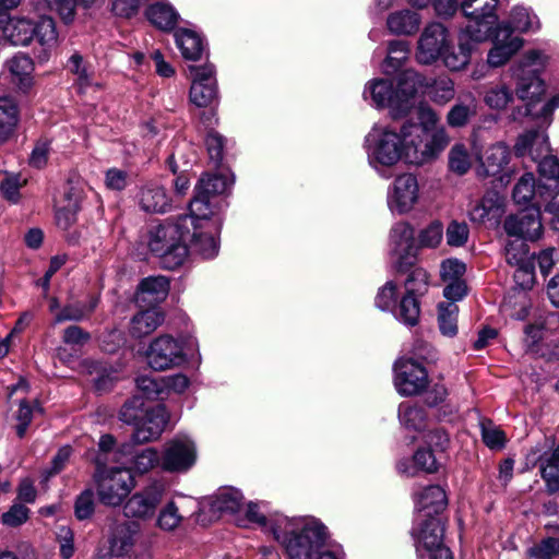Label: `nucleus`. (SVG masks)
Here are the masks:
<instances>
[{"label":"nucleus","mask_w":559,"mask_h":559,"mask_svg":"<svg viewBox=\"0 0 559 559\" xmlns=\"http://www.w3.org/2000/svg\"><path fill=\"white\" fill-rule=\"evenodd\" d=\"M175 43L182 57L187 60H199L205 50L202 35L194 28L180 27L175 31Z\"/></svg>","instance_id":"nucleus-34"},{"label":"nucleus","mask_w":559,"mask_h":559,"mask_svg":"<svg viewBox=\"0 0 559 559\" xmlns=\"http://www.w3.org/2000/svg\"><path fill=\"white\" fill-rule=\"evenodd\" d=\"M483 41L475 39L472 33L461 28L457 35V47L455 48L449 43L448 48L441 55L443 64L450 71L463 70L469 63L476 45Z\"/></svg>","instance_id":"nucleus-27"},{"label":"nucleus","mask_w":559,"mask_h":559,"mask_svg":"<svg viewBox=\"0 0 559 559\" xmlns=\"http://www.w3.org/2000/svg\"><path fill=\"white\" fill-rule=\"evenodd\" d=\"M473 148L476 150L474 140ZM475 155L478 162L476 168L477 177H493L503 186L510 182L512 173L509 170V164L512 155L510 147L504 142H496L489 145L483 154L475 151Z\"/></svg>","instance_id":"nucleus-13"},{"label":"nucleus","mask_w":559,"mask_h":559,"mask_svg":"<svg viewBox=\"0 0 559 559\" xmlns=\"http://www.w3.org/2000/svg\"><path fill=\"white\" fill-rule=\"evenodd\" d=\"M168 421V414L164 405L145 409L140 425L132 433V443H147L157 440L163 433Z\"/></svg>","instance_id":"nucleus-26"},{"label":"nucleus","mask_w":559,"mask_h":559,"mask_svg":"<svg viewBox=\"0 0 559 559\" xmlns=\"http://www.w3.org/2000/svg\"><path fill=\"white\" fill-rule=\"evenodd\" d=\"M98 298L92 297L88 304L74 302L64 306L56 313L53 318L55 323H61L64 321H80L87 314L92 313L97 307Z\"/></svg>","instance_id":"nucleus-52"},{"label":"nucleus","mask_w":559,"mask_h":559,"mask_svg":"<svg viewBox=\"0 0 559 559\" xmlns=\"http://www.w3.org/2000/svg\"><path fill=\"white\" fill-rule=\"evenodd\" d=\"M550 145L545 130H530L520 134L514 144V153L519 157L530 156L539 164L549 155Z\"/></svg>","instance_id":"nucleus-29"},{"label":"nucleus","mask_w":559,"mask_h":559,"mask_svg":"<svg viewBox=\"0 0 559 559\" xmlns=\"http://www.w3.org/2000/svg\"><path fill=\"white\" fill-rule=\"evenodd\" d=\"M408 44L404 40H392L388 47V56L381 69L385 74L396 72L408 58Z\"/></svg>","instance_id":"nucleus-50"},{"label":"nucleus","mask_w":559,"mask_h":559,"mask_svg":"<svg viewBox=\"0 0 559 559\" xmlns=\"http://www.w3.org/2000/svg\"><path fill=\"white\" fill-rule=\"evenodd\" d=\"M503 229L509 237L535 241L543 233L539 209L532 206L516 214H511L503 222Z\"/></svg>","instance_id":"nucleus-24"},{"label":"nucleus","mask_w":559,"mask_h":559,"mask_svg":"<svg viewBox=\"0 0 559 559\" xmlns=\"http://www.w3.org/2000/svg\"><path fill=\"white\" fill-rule=\"evenodd\" d=\"M163 313L155 307L136 313L130 322V333L135 338H142L154 332L163 322Z\"/></svg>","instance_id":"nucleus-42"},{"label":"nucleus","mask_w":559,"mask_h":559,"mask_svg":"<svg viewBox=\"0 0 559 559\" xmlns=\"http://www.w3.org/2000/svg\"><path fill=\"white\" fill-rule=\"evenodd\" d=\"M499 0H460V9L467 19L465 29L477 40H488L497 26L496 9Z\"/></svg>","instance_id":"nucleus-12"},{"label":"nucleus","mask_w":559,"mask_h":559,"mask_svg":"<svg viewBox=\"0 0 559 559\" xmlns=\"http://www.w3.org/2000/svg\"><path fill=\"white\" fill-rule=\"evenodd\" d=\"M139 533L140 525L138 523L123 522L116 525L109 539L111 554L117 557L129 554L135 544Z\"/></svg>","instance_id":"nucleus-37"},{"label":"nucleus","mask_w":559,"mask_h":559,"mask_svg":"<svg viewBox=\"0 0 559 559\" xmlns=\"http://www.w3.org/2000/svg\"><path fill=\"white\" fill-rule=\"evenodd\" d=\"M421 25V16L411 9H402L391 12L386 17L388 31L397 36H411L418 32Z\"/></svg>","instance_id":"nucleus-36"},{"label":"nucleus","mask_w":559,"mask_h":559,"mask_svg":"<svg viewBox=\"0 0 559 559\" xmlns=\"http://www.w3.org/2000/svg\"><path fill=\"white\" fill-rule=\"evenodd\" d=\"M99 501L118 507L135 487L131 472L121 467H98L94 474Z\"/></svg>","instance_id":"nucleus-11"},{"label":"nucleus","mask_w":559,"mask_h":559,"mask_svg":"<svg viewBox=\"0 0 559 559\" xmlns=\"http://www.w3.org/2000/svg\"><path fill=\"white\" fill-rule=\"evenodd\" d=\"M397 472L405 476H415L419 471L433 473L437 471V460L430 450L420 449L412 459L400 460Z\"/></svg>","instance_id":"nucleus-39"},{"label":"nucleus","mask_w":559,"mask_h":559,"mask_svg":"<svg viewBox=\"0 0 559 559\" xmlns=\"http://www.w3.org/2000/svg\"><path fill=\"white\" fill-rule=\"evenodd\" d=\"M186 226V242L189 239V246L194 253L202 259H213L219 250L221 222L213 214H192L183 215Z\"/></svg>","instance_id":"nucleus-9"},{"label":"nucleus","mask_w":559,"mask_h":559,"mask_svg":"<svg viewBox=\"0 0 559 559\" xmlns=\"http://www.w3.org/2000/svg\"><path fill=\"white\" fill-rule=\"evenodd\" d=\"M444 527L439 516H416L412 535L419 559H453L443 544Z\"/></svg>","instance_id":"nucleus-10"},{"label":"nucleus","mask_w":559,"mask_h":559,"mask_svg":"<svg viewBox=\"0 0 559 559\" xmlns=\"http://www.w3.org/2000/svg\"><path fill=\"white\" fill-rule=\"evenodd\" d=\"M189 72L192 80L190 102L199 108L211 106L218 95L214 66H191Z\"/></svg>","instance_id":"nucleus-21"},{"label":"nucleus","mask_w":559,"mask_h":559,"mask_svg":"<svg viewBox=\"0 0 559 559\" xmlns=\"http://www.w3.org/2000/svg\"><path fill=\"white\" fill-rule=\"evenodd\" d=\"M404 126H411L405 136V164L421 166L433 162L444 151L450 142V136L444 127L439 126L431 132H421L417 123L405 121Z\"/></svg>","instance_id":"nucleus-8"},{"label":"nucleus","mask_w":559,"mask_h":559,"mask_svg":"<svg viewBox=\"0 0 559 559\" xmlns=\"http://www.w3.org/2000/svg\"><path fill=\"white\" fill-rule=\"evenodd\" d=\"M540 180L536 183L532 173L523 174L516 181L512 199L516 204H530L539 209L544 206L549 215L551 227L559 230V158L557 156L545 157L538 164Z\"/></svg>","instance_id":"nucleus-3"},{"label":"nucleus","mask_w":559,"mask_h":559,"mask_svg":"<svg viewBox=\"0 0 559 559\" xmlns=\"http://www.w3.org/2000/svg\"><path fill=\"white\" fill-rule=\"evenodd\" d=\"M148 366L155 371L179 367L187 361L181 343L164 334L153 340L146 350Z\"/></svg>","instance_id":"nucleus-17"},{"label":"nucleus","mask_w":559,"mask_h":559,"mask_svg":"<svg viewBox=\"0 0 559 559\" xmlns=\"http://www.w3.org/2000/svg\"><path fill=\"white\" fill-rule=\"evenodd\" d=\"M243 506L241 491L234 487L219 488L211 498V508L215 512L236 513Z\"/></svg>","instance_id":"nucleus-44"},{"label":"nucleus","mask_w":559,"mask_h":559,"mask_svg":"<svg viewBox=\"0 0 559 559\" xmlns=\"http://www.w3.org/2000/svg\"><path fill=\"white\" fill-rule=\"evenodd\" d=\"M418 76L421 82L420 86L416 88V96L419 93L426 94L433 103L439 105H445L454 98V82L448 75L428 79L418 73Z\"/></svg>","instance_id":"nucleus-30"},{"label":"nucleus","mask_w":559,"mask_h":559,"mask_svg":"<svg viewBox=\"0 0 559 559\" xmlns=\"http://www.w3.org/2000/svg\"><path fill=\"white\" fill-rule=\"evenodd\" d=\"M489 38L493 39V47L488 52L487 62L493 68L503 66L523 46V39L512 34L508 23L493 27Z\"/></svg>","instance_id":"nucleus-25"},{"label":"nucleus","mask_w":559,"mask_h":559,"mask_svg":"<svg viewBox=\"0 0 559 559\" xmlns=\"http://www.w3.org/2000/svg\"><path fill=\"white\" fill-rule=\"evenodd\" d=\"M145 16L151 24L165 32L171 31L179 19L177 11L165 0L150 4L145 10Z\"/></svg>","instance_id":"nucleus-41"},{"label":"nucleus","mask_w":559,"mask_h":559,"mask_svg":"<svg viewBox=\"0 0 559 559\" xmlns=\"http://www.w3.org/2000/svg\"><path fill=\"white\" fill-rule=\"evenodd\" d=\"M267 508L266 502H249L246 509L247 519L261 526L265 532L272 534V520L276 516H286L285 514L274 512L265 514Z\"/></svg>","instance_id":"nucleus-54"},{"label":"nucleus","mask_w":559,"mask_h":559,"mask_svg":"<svg viewBox=\"0 0 559 559\" xmlns=\"http://www.w3.org/2000/svg\"><path fill=\"white\" fill-rule=\"evenodd\" d=\"M420 82L417 71L406 69L397 75L395 84L383 78L369 80L362 97L377 109L388 108L392 118H403L415 107L416 88Z\"/></svg>","instance_id":"nucleus-4"},{"label":"nucleus","mask_w":559,"mask_h":559,"mask_svg":"<svg viewBox=\"0 0 559 559\" xmlns=\"http://www.w3.org/2000/svg\"><path fill=\"white\" fill-rule=\"evenodd\" d=\"M183 516L174 501L167 502L159 511L156 524L163 531H174L182 522Z\"/></svg>","instance_id":"nucleus-58"},{"label":"nucleus","mask_w":559,"mask_h":559,"mask_svg":"<svg viewBox=\"0 0 559 559\" xmlns=\"http://www.w3.org/2000/svg\"><path fill=\"white\" fill-rule=\"evenodd\" d=\"M394 386L404 396L421 393L428 385L426 368L413 358H400L394 367Z\"/></svg>","instance_id":"nucleus-18"},{"label":"nucleus","mask_w":559,"mask_h":559,"mask_svg":"<svg viewBox=\"0 0 559 559\" xmlns=\"http://www.w3.org/2000/svg\"><path fill=\"white\" fill-rule=\"evenodd\" d=\"M272 536L288 559H313L325 545L329 530L311 515L276 516Z\"/></svg>","instance_id":"nucleus-1"},{"label":"nucleus","mask_w":559,"mask_h":559,"mask_svg":"<svg viewBox=\"0 0 559 559\" xmlns=\"http://www.w3.org/2000/svg\"><path fill=\"white\" fill-rule=\"evenodd\" d=\"M145 409L142 395H134L122 405L119 412V418L121 421L133 425L136 428L138 425H140Z\"/></svg>","instance_id":"nucleus-55"},{"label":"nucleus","mask_w":559,"mask_h":559,"mask_svg":"<svg viewBox=\"0 0 559 559\" xmlns=\"http://www.w3.org/2000/svg\"><path fill=\"white\" fill-rule=\"evenodd\" d=\"M415 503L416 516H438L447 506L445 492L438 485L428 486L416 495Z\"/></svg>","instance_id":"nucleus-31"},{"label":"nucleus","mask_w":559,"mask_h":559,"mask_svg":"<svg viewBox=\"0 0 559 559\" xmlns=\"http://www.w3.org/2000/svg\"><path fill=\"white\" fill-rule=\"evenodd\" d=\"M481 438L484 443L491 450H500L504 448L507 437L498 426L493 425L490 420H483L480 423Z\"/></svg>","instance_id":"nucleus-59"},{"label":"nucleus","mask_w":559,"mask_h":559,"mask_svg":"<svg viewBox=\"0 0 559 559\" xmlns=\"http://www.w3.org/2000/svg\"><path fill=\"white\" fill-rule=\"evenodd\" d=\"M513 32L530 33L540 27L538 16L528 8L515 7L511 11L510 21L507 22Z\"/></svg>","instance_id":"nucleus-45"},{"label":"nucleus","mask_w":559,"mask_h":559,"mask_svg":"<svg viewBox=\"0 0 559 559\" xmlns=\"http://www.w3.org/2000/svg\"><path fill=\"white\" fill-rule=\"evenodd\" d=\"M0 32L13 46H28L33 39L45 49L58 44L56 22L51 16H41L36 22L25 16H9L1 23Z\"/></svg>","instance_id":"nucleus-7"},{"label":"nucleus","mask_w":559,"mask_h":559,"mask_svg":"<svg viewBox=\"0 0 559 559\" xmlns=\"http://www.w3.org/2000/svg\"><path fill=\"white\" fill-rule=\"evenodd\" d=\"M136 388L143 394V399H164L162 377L153 378L150 376H141L136 379Z\"/></svg>","instance_id":"nucleus-61"},{"label":"nucleus","mask_w":559,"mask_h":559,"mask_svg":"<svg viewBox=\"0 0 559 559\" xmlns=\"http://www.w3.org/2000/svg\"><path fill=\"white\" fill-rule=\"evenodd\" d=\"M504 245V257L508 264L515 266V278L526 277V285L533 282V263L526 239L512 237Z\"/></svg>","instance_id":"nucleus-28"},{"label":"nucleus","mask_w":559,"mask_h":559,"mask_svg":"<svg viewBox=\"0 0 559 559\" xmlns=\"http://www.w3.org/2000/svg\"><path fill=\"white\" fill-rule=\"evenodd\" d=\"M459 307L454 302L440 304L438 308V324L442 335L453 337L457 333Z\"/></svg>","instance_id":"nucleus-53"},{"label":"nucleus","mask_w":559,"mask_h":559,"mask_svg":"<svg viewBox=\"0 0 559 559\" xmlns=\"http://www.w3.org/2000/svg\"><path fill=\"white\" fill-rule=\"evenodd\" d=\"M169 292V282L164 276H151L141 281L135 300L140 306L155 307L166 299Z\"/></svg>","instance_id":"nucleus-32"},{"label":"nucleus","mask_w":559,"mask_h":559,"mask_svg":"<svg viewBox=\"0 0 559 559\" xmlns=\"http://www.w3.org/2000/svg\"><path fill=\"white\" fill-rule=\"evenodd\" d=\"M164 496L165 485L159 480L151 481L127 500L123 506L124 515L136 520L151 519L155 515Z\"/></svg>","instance_id":"nucleus-19"},{"label":"nucleus","mask_w":559,"mask_h":559,"mask_svg":"<svg viewBox=\"0 0 559 559\" xmlns=\"http://www.w3.org/2000/svg\"><path fill=\"white\" fill-rule=\"evenodd\" d=\"M390 245L399 271L404 272L415 264L414 229L408 223L399 222L393 225L390 233Z\"/></svg>","instance_id":"nucleus-22"},{"label":"nucleus","mask_w":559,"mask_h":559,"mask_svg":"<svg viewBox=\"0 0 559 559\" xmlns=\"http://www.w3.org/2000/svg\"><path fill=\"white\" fill-rule=\"evenodd\" d=\"M396 298L397 285L393 281H388L382 287L379 288L374 304L376 307L380 310L392 312L395 316V312L399 310Z\"/></svg>","instance_id":"nucleus-56"},{"label":"nucleus","mask_w":559,"mask_h":559,"mask_svg":"<svg viewBox=\"0 0 559 559\" xmlns=\"http://www.w3.org/2000/svg\"><path fill=\"white\" fill-rule=\"evenodd\" d=\"M183 215L176 221L167 219L152 226L147 231L146 245L150 252L158 259L163 269L176 270L188 258L189 248L186 242V226Z\"/></svg>","instance_id":"nucleus-6"},{"label":"nucleus","mask_w":559,"mask_h":559,"mask_svg":"<svg viewBox=\"0 0 559 559\" xmlns=\"http://www.w3.org/2000/svg\"><path fill=\"white\" fill-rule=\"evenodd\" d=\"M17 123V108L15 103L8 97L0 98V144L12 135Z\"/></svg>","instance_id":"nucleus-47"},{"label":"nucleus","mask_w":559,"mask_h":559,"mask_svg":"<svg viewBox=\"0 0 559 559\" xmlns=\"http://www.w3.org/2000/svg\"><path fill=\"white\" fill-rule=\"evenodd\" d=\"M420 198L419 185L413 174L399 175L389 186L386 205L393 215L411 213Z\"/></svg>","instance_id":"nucleus-16"},{"label":"nucleus","mask_w":559,"mask_h":559,"mask_svg":"<svg viewBox=\"0 0 559 559\" xmlns=\"http://www.w3.org/2000/svg\"><path fill=\"white\" fill-rule=\"evenodd\" d=\"M559 554V539L549 537L530 549V555L536 559H551Z\"/></svg>","instance_id":"nucleus-64"},{"label":"nucleus","mask_w":559,"mask_h":559,"mask_svg":"<svg viewBox=\"0 0 559 559\" xmlns=\"http://www.w3.org/2000/svg\"><path fill=\"white\" fill-rule=\"evenodd\" d=\"M11 82L22 92H27L33 85L34 62L25 53H16L7 61Z\"/></svg>","instance_id":"nucleus-33"},{"label":"nucleus","mask_w":559,"mask_h":559,"mask_svg":"<svg viewBox=\"0 0 559 559\" xmlns=\"http://www.w3.org/2000/svg\"><path fill=\"white\" fill-rule=\"evenodd\" d=\"M477 114V100L471 93L465 100L459 99L447 114V123L451 128H463L467 126Z\"/></svg>","instance_id":"nucleus-43"},{"label":"nucleus","mask_w":559,"mask_h":559,"mask_svg":"<svg viewBox=\"0 0 559 559\" xmlns=\"http://www.w3.org/2000/svg\"><path fill=\"white\" fill-rule=\"evenodd\" d=\"M542 477L550 491L559 489V447L543 463Z\"/></svg>","instance_id":"nucleus-57"},{"label":"nucleus","mask_w":559,"mask_h":559,"mask_svg":"<svg viewBox=\"0 0 559 559\" xmlns=\"http://www.w3.org/2000/svg\"><path fill=\"white\" fill-rule=\"evenodd\" d=\"M545 66V57L542 52L532 50L511 68V75L516 81V95L526 103L527 115L540 127L548 128L552 122L554 111L559 108V94L547 100L542 97L545 94V83L538 73Z\"/></svg>","instance_id":"nucleus-2"},{"label":"nucleus","mask_w":559,"mask_h":559,"mask_svg":"<svg viewBox=\"0 0 559 559\" xmlns=\"http://www.w3.org/2000/svg\"><path fill=\"white\" fill-rule=\"evenodd\" d=\"M197 445L188 435H177L164 447L160 467L170 473H186L195 464Z\"/></svg>","instance_id":"nucleus-15"},{"label":"nucleus","mask_w":559,"mask_h":559,"mask_svg":"<svg viewBox=\"0 0 559 559\" xmlns=\"http://www.w3.org/2000/svg\"><path fill=\"white\" fill-rule=\"evenodd\" d=\"M411 126L376 123L365 135L364 148L369 166L381 177L389 178V169L399 163H405V136Z\"/></svg>","instance_id":"nucleus-5"},{"label":"nucleus","mask_w":559,"mask_h":559,"mask_svg":"<svg viewBox=\"0 0 559 559\" xmlns=\"http://www.w3.org/2000/svg\"><path fill=\"white\" fill-rule=\"evenodd\" d=\"M29 518V509L21 503H14L1 516V521L5 526L17 527L24 524Z\"/></svg>","instance_id":"nucleus-63"},{"label":"nucleus","mask_w":559,"mask_h":559,"mask_svg":"<svg viewBox=\"0 0 559 559\" xmlns=\"http://www.w3.org/2000/svg\"><path fill=\"white\" fill-rule=\"evenodd\" d=\"M67 69L75 75V84L81 93L93 85V72L87 67L80 52L75 51L69 58Z\"/></svg>","instance_id":"nucleus-51"},{"label":"nucleus","mask_w":559,"mask_h":559,"mask_svg":"<svg viewBox=\"0 0 559 559\" xmlns=\"http://www.w3.org/2000/svg\"><path fill=\"white\" fill-rule=\"evenodd\" d=\"M399 419L405 428L420 431L426 427L427 415L423 407L404 402L399 406Z\"/></svg>","instance_id":"nucleus-48"},{"label":"nucleus","mask_w":559,"mask_h":559,"mask_svg":"<svg viewBox=\"0 0 559 559\" xmlns=\"http://www.w3.org/2000/svg\"><path fill=\"white\" fill-rule=\"evenodd\" d=\"M513 91L504 83L493 84L484 93V103L492 110H504L513 102Z\"/></svg>","instance_id":"nucleus-46"},{"label":"nucleus","mask_w":559,"mask_h":559,"mask_svg":"<svg viewBox=\"0 0 559 559\" xmlns=\"http://www.w3.org/2000/svg\"><path fill=\"white\" fill-rule=\"evenodd\" d=\"M25 182L26 180L22 179L20 175H7L0 185L2 197L11 203H17L21 198L20 189L25 185Z\"/></svg>","instance_id":"nucleus-62"},{"label":"nucleus","mask_w":559,"mask_h":559,"mask_svg":"<svg viewBox=\"0 0 559 559\" xmlns=\"http://www.w3.org/2000/svg\"><path fill=\"white\" fill-rule=\"evenodd\" d=\"M448 29L440 23L428 24L418 40L416 58L423 64H431L438 60L448 48Z\"/></svg>","instance_id":"nucleus-23"},{"label":"nucleus","mask_w":559,"mask_h":559,"mask_svg":"<svg viewBox=\"0 0 559 559\" xmlns=\"http://www.w3.org/2000/svg\"><path fill=\"white\" fill-rule=\"evenodd\" d=\"M234 185V176L229 174L204 175L194 189V197L190 202L189 211L192 214H213L210 197L227 192Z\"/></svg>","instance_id":"nucleus-20"},{"label":"nucleus","mask_w":559,"mask_h":559,"mask_svg":"<svg viewBox=\"0 0 559 559\" xmlns=\"http://www.w3.org/2000/svg\"><path fill=\"white\" fill-rule=\"evenodd\" d=\"M503 212V200L495 192L487 193L469 210V218L474 223H485L491 218H498Z\"/></svg>","instance_id":"nucleus-40"},{"label":"nucleus","mask_w":559,"mask_h":559,"mask_svg":"<svg viewBox=\"0 0 559 559\" xmlns=\"http://www.w3.org/2000/svg\"><path fill=\"white\" fill-rule=\"evenodd\" d=\"M162 456L154 448H146L135 453L132 457V464L135 472L145 474L160 464Z\"/></svg>","instance_id":"nucleus-60"},{"label":"nucleus","mask_w":559,"mask_h":559,"mask_svg":"<svg viewBox=\"0 0 559 559\" xmlns=\"http://www.w3.org/2000/svg\"><path fill=\"white\" fill-rule=\"evenodd\" d=\"M473 165L472 155L463 143H455L448 153V167L457 176L467 174Z\"/></svg>","instance_id":"nucleus-49"},{"label":"nucleus","mask_w":559,"mask_h":559,"mask_svg":"<svg viewBox=\"0 0 559 559\" xmlns=\"http://www.w3.org/2000/svg\"><path fill=\"white\" fill-rule=\"evenodd\" d=\"M97 0H36L35 8L37 10L48 9L61 19L66 24H70L75 20L78 8L90 10Z\"/></svg>","instance_id":"nucleus-35"},{"label":"nucleus","mask_w":559,"mask_h":559,"mask_svg":"<svg viewBox=\"0 0 559 559\" xmlns=\"http://www.w3.org/2000/svg\"><path fill=\"white\" fill-rule=\"evenodd\" d=\"M428 288V273L421 267H415L405 281L406 294L399 304L395 319L407 326L418 323L420 308L417 296L424 295Z\"/></svg>","instance_id":"nucleus-14"},{"label":"nucleus","mask_w":559,"mask_h":559,"mask_svg":"<svg viewBox=\"0 0 559 559\" xmlns=\"http://www.w3.org/2000/svg\"><path fill=\"white\" fill-rule=\"evenodd\" d=\"M139 205L147 213H165L170 209V199L163 187L148 183L139 193Z\"/></svg>","instance_id":"nucleus-38"}]
</instances>
